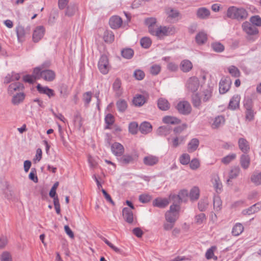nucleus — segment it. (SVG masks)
Listing matches in <instances>:
<instances>
[{"label":"nucleus","mask_w":261,"mask_h":261,"mask_svg":"<svg viewBox=\"0 0 261 261\" xmlns=\"http://www.w3.org/2000/svg\"><path fill=\"white\" fill-rule=\"evenodd\" d=\"M250 164V159L248 155L245 154H242L240 157V164L241 167L247 169L249 167Z\"/></svg>","instance_id":"nucleus-31"},{"label":"nucleus","mask_w":261,"mask_h":261,"mask_svg":"<svg viewBox=\"0 0 261 261\" xmlns=\"http://www.w3.org/2000/svg\"><path fill=\"white\" fill-rule=\"evenodd\" d=\"M24 87L23 85L18 82H15L11 83L8 89V93L10 95L14 94L15 93L21 92L23 90Z\"/></svg>","instance_id":"nucleus-13"},{"label":"nucleus","mask_w":261,"mask_h":261,"mask_svg":"<svg viewBox=\"0 0 261 261\" xmlns=\"http://www.w3.org/2000/svg\"><path fill=\"white\" fill-rule=\"evenodd\" d=\"M208 204V202L207 199L200 200L198 204L199 210L201 212L204 211L206 209Z\"/></svg>","instance_id":"nucleus-58"},{"label":"nucleus","mask_w":261,"mask_h":261,"mask_svg":"<svg viewBox=\"0 0 261 261\" xmlns=\"http://www.w3.org/2000/svg\"><path fill=\"white\" fill-rule=\"evenodd\" d=\"M240 100V97L238 95H234L229 103V107L232 110H235L238 108L239 106V103Z\"/></svg>","instance_id":"nucleus-38"},{"label":"nucleus","mask_w":261,"mask_h":261,"mask_svg":"<svg viewBox=\"0 0 261 261\" xmlns=\"http://www.w3.org/2000/svg\"><path fill=\"white\" fill-rule=\"evenodd\" d=\"M37 89L38 92L41 94L47 95L49 98L54 95V91L53 90L49 89L47 87L42 86L40 84H38Z\"/></svg>","instance_id":"nucleus-22"},{"label":"nucleus","mask_w":261,"mask_h":261,"mask_svg":"<svg viewBox=\"0 0 261 261\" xmlns=\"http://www.w3.org/2000/svg\"><path fill=\"white\" fill-rule=\"evenodd\" d=\"M134 55V50L131 48H125L121 51L122 56L127 59H131Z\"/></svg>","instance_id":"nucleus-54"},{"label":"nucleus","mask_w":261,"mask_h":261,"mask_svg":"<svg viewBox=\"0 0 261 261\" xmlns=\"http://www.w3.org/2000/svg\"><path fill=\"white\" fill-rule=\"evenodd\" d=\"M170 199L167 198H156L153 202V205L160 208H164L168 205Z\"/></svg>","instance_id":"nucleus-20"},{"label":"nucleus","mask_w":261,"mask_h":261,"mask_svg":"<svg viewBox=\"0 0 261 261\" xmlns=\"http://www.w3.org/2000/svg\"><path fill=\"white\" fill-rule=\"evenodd\" d=\"M231 81L229 77H223L219 83V92L221 94L226 93L229 89Z\"/></svg>","instance_id":"nucleus-7"},{"label":"nucleus","mask_w":261,"mask_h":261,"mask_svg":"<svg viewBox=\"0 0 261 261\" xmlns=\"http://www.w3.org/2000/svg\"><path fill=\"white\" fill-rule=\"evenodd\" d=\"M152 129L151 125L147 122H144L140 125L139 129L141 133L146 134L151 132Z\"/></svg>","instance_id":"nucleus-45"},{"label":"nucleus","mask_w":261,"mask_h":261,"mask_svg":"<svg viewBox=\"0 0 261 261\" xmlns=\"http://www.w3.org/2000/svg\"><path fill=\"white\" fill-rule=\"evenodd\" d=\"M186 86L189 91L196 92L199 87V80L196 77H191L187 81Z\"/></svg>","instance_id":"nucleus-6"},{"label":"nucleus","mask_w":261,"mask_h":261,"mask_svg":"<svg viewBox=\"0 0 261 261\" xmlns=\"http://www.w3.org/2000/svg\"><path fill=\"white\" fill-rule=\"evenodd\" d=\"M58 186L59 182H56L54 184L49 191V195L51 198H53L54 199H56V198H58V196H57L56 190Z\"/></svg>","instance_id":"nucleus-59"},{"label":"nucleus","mask_w":261,"mask_h":261,"mask_svg":"<svg viewBox=\"0 0 261 261\" xmlns=\"http://www.w3.org/2000/svg\"><path fill=\"white\" fill-rule=\"evenodd\" d=\"M20 79V75L18 73L15 72H11V73L8 74L4 80L5 83H9L13 82H15Z\"/></svg>","instance_id":"nucleus-32"},{"label":"nucleus","mask_w":261,"mask_h":261,"mask_svg":"<svg viewBox=\"0 0 261 261\" xmlns=\"http://www.w3.org/2000/svg\"><path fill=\"white\" fill-rule=\"evenodd\" d=\"M133 103L138 107L142 106L145 102V99L144 96L141 95H137L133 99Z\"/></svg>","instance_id":"nucleus-48"},{"label":"nucleus","mask_w":261,"mask_h":261,"mask_svg":"<svg viewBox=\"0 0 261 261\" xmlns=\"http://www.w3.org/2000/svg\"><path fill=\"white\" fill-rule=\"evenodd\" d=\"M210 11L205 7H201L197 9L196 15L200 19H206L210 15Z\"/></svg>","instance_id":"nucleus-21"},{"label":"nucleus","mask_w":261,"mask_h":261,"mask_svg":"<svg viewBox=\"0 0 261 261\" xmlns=\"http://www.w3.org/2000/svg\"><path fill=\"white\" fill-rule=\"evenodd\" d=\"M76 6L75 4H70L66 7V15L72 16L76 12Z\"/></svg>","instance_id":"nucleus-57"},{"label":"nucleus","mask_w":261,"mask_h":261,"mask_svg":"<svg viewBox=\"0 0 261 261\" xmlns=\"http://www.w3.org/2000/svg\"><path fill=\"white\" fill-rule=\"evenodd\" d=\"M167 139L169 143L171 144L173 147L175 148L184 141L185 138L182 136H175L172 139L168 138Z\"/></svg>","instance_id":"nucleus-28"},{"label":"nucleus","mask_w":261,"mask_h":261,"mask_svg":"<svg viewBox=\"0 0 261 261\" xmlns=\"http://www.w3.org/2000/svg\"><path fill=\"white\" fill-rule=\"evenodd\" d=\"M45 33V28L42 25L37 27L34 30L33 34V40L35 42H37L43 37Z\"/></svg>","instance_id":"nucleus-12"},{"label":"nucleus","mask_w":261,"mask_h":261,"mask_svg":"<svg viewBox=\"0 0 261 261\" xmlns=\"http://www.w3.org/2000/svg\"><path fill=\"white\" fill-rule=\"evenodd\" d=\"M121 81L119 79H116L113 85V88L114 90L115 91L116 94L119 96L121 94Z\"/></svg>","instance_id":"nucleus-52"},{"label":"nucleus","mask_w":261,"mask_h":261,"mask_svg":"<svg viewBox=\"0 0 261 261\" xmlns=\"http://www.w3.org/2000/svg\"><path fill=\"white\" fill-rule=\"evenodd\" d=\"M227 70L229 73L233 77H239L240 76L241 73L239 69L233 65L228 67Z\"/></svg>","instance_id":"nucleus-49"},{"label":"nucleus","mask_w":261,"mask_h":261,"mask_svg":"<svg viewBox=\"0 0 261 261\" xmlns=\"http://www.w3.org/2000/svg\"><path fill=\"white\" fill-rule=\"evenodd\" d=\"M105 120L106 124L108 125L106 127V128H109V126L110 125H112L114 122V116L112 114H109L106 115Z\"/></svg>","instance_id":"nucleus-64"},{"label":"nucleus","mask_w":261,"mask_h":261,"mask_svg":"<svg viewBox=\"0 0 261 261\" xmlns=\"http://www.w3.org/2000/svg\"><path fill=\"white\" fill-rule=\"evenodd\" d=\"M178 216L179 214L176 212L173 213L167 212L165 214V219L168 222L175 223L177 220Z\"/></svg>","instance_id":"nucleus-42"},{"label":"nucleus","mask_w":261,"mask_h":261,"mask_svg":"<svg viewBox=\"0 0 261 261\" xmlns=\"http://www.w3.org/2000/svg\"><path fill=\"white\" fill-rule=\"evenodd\" d=\"M39 67H36L33 71V74L26 75L23 76V80L29 83H33L36 79H39Z\"/></svg>","instance_id":"nucleus-16"},{"label":"nucleus","mask_w":261,"mask_h":261,"mask_svg":"<svg viewBox=\"0 0 261 261\" xmlns=\"http://www.w3.org/2000/svg\"><path fill=\"white\" fill-rule=\"evenodd\" d=\"M195 40L198 44H203L207 40V34L204 32H200L196 36Z\"/></svg>","instance_id":"nucleus-34"},{"label":"nucleus","mask_w":261,"mask_h":261,"mask_svg":"<svg viewBox=\"0 0 261 261\" xmlns=\"http://www.w3.org/2000/svg\"><path fill=\"white\" fill-rule=\"evenodd\" d=\"M166 12L168 18L171 19H176L180 15V13L178 10L171 8H168Z\"/></svg>","instance_id":"nucleus-36"},{"label":"nucleus","mask_w":261,"mask_h":261,"mask_svg":"<svg viewBox=\"0 0 261 261\" xmlns=\"http://www.w3.org/2000/svg\"><path fill=\"white\" fill-rule=\"evenodd\" d=\"M161 69L160 65L154 64L150 67V72L152 75H157L160 72Z\"/></svg>","instance_id":"nucleus-63"},{"label":"nucleus","mask_w":261,"mask_h":261,"mask_svg":"<svg viewBox=\"0 0 261 261\" xmlns=\"http://www.w3.org/2000/svg\"><path fill=\"white\" fill-rule=\"evenodd\" d=\"M171 128L167 126H162L158 128L156 133L158 135L161 136H166L169 135L171 132Z\"/></svg>","instance_id":"nucleus-46"},{"label":"nucleus","mask_w":261,"mask_h":261,"mask_svg":"<svg viewBox=\"0 0 261 261\" xmlns=\"http://www.w3.org/2000/svg\"><path fill=\"white\" fill-rule=\"evenodd\" d=\"M162 121L165 124L173 125L177 124L180 122V119L175 117L171 116H166L164 117Z\"/></svg>","instance_id":"nucleus-30"},{"label":"nucleus","mask_w":261,"mask_h":261,"mask_svg":"<svg viewBox=\"0 0 261 261\" xmlns=\"http://www.w3.org/2000/svg\"><path fill=\"white\" fill-rule=\"evenodd\" d=\"M158 106L160 110L167 111L169 109L170 105L167 99L160 98L158 101Z\"/></svg>","instance_id":"nucleus-33"},{"label":"nucleus","mask_w":261,"mask_h":261,"mask_svg":"<svg viewBox=\"0 0 261 261\" xmlns=\"http://www.w3.org/2000/svg\"><path fill=\"white\" fill-rule=\"evenodd\" d=\"M138 158V155L136 153L132 154H126L123 155H122L118 160L122 165H126L133 163L134 161L137 160Z\"/></svg>","instance_id":"nucleus-9"},{"label":"nucleus","mask_w":261,"mask_h":261,"mask_svg":"<svg viewBox=\"0 0 261 261\" xmlns=\"http://www.w3.org/2000/svg\"><path fill=\"white\" fill-rule=\"evenodd\" d=\"M225 122V119L224 116L222 115L218 116L212 120L211 122V126L213 129H218L222 126Z\"/></svg>","instance_id":"nucleus-14"},{"label":"nucleus","mask_w":261,"mask_h":261,"mask_svg":"<svg viewBox=\"0 0 261 261\" xmlns=\"http://www.w3.org/2000/svg\"><path fill=\"white\" fill-rule=\"evenodd\" d=\"M73 123L75 127L80 129L83 125V119L79 113H76L73 117Z\"/></svg>","instance_id":"nucleus-47"},{"label":"nucleus","mask_w":261,"mask_h":261,"mask_svg":"<svg viewBox=\"0 0 261 261\" xmlns=\"http://www.w3.org/2000/svg\"><path fill=\"white\" fill-rule=\"evenodd\" d=\"M16 32L18 41L22 42L24 40L25 32L23 27L22 26H18L16 28Z\"/></svg>","instance_id":"nucleus-39"},{"label":"nucleus","mask_w":261,"mask_h":261,"mask_svg":"<svg viewBox=\"0 0 261 261\" xmlns=\"http://www.w3.org/2000/svg\"><path fill=\"white\" fill-rule=\"evenodd\" d=\"M178 112L183 115L189 114L192 110L190 103L187 101H179L176 106Z\"/></svg>","instance_id":"nucleus-5"},{"label":"nucleus","mask_w":261,"mask_h":261,"mask_svg":"<svg viewBox=\"0 0 261 261\" xmlns=\"http://www.w3.org/2000/svg\"><path fill=\"white\" fill-rule=\"evenodd\" d=\"M255 112L253 109L246 110L245 112V118L249 121H251L254 120Z\"/></svg>","instance_id":"nucleus-61"},{"label":"nucleus","mask_w":261,"mask_h":261,"mask_svg":"<svg viewBox=\"0 0 261 261\" xmlns=\"http://www.w3.org/2000/svg\"><path fill=\"white\" fill-rule=\"evenodd\" d=\"M238 146L239 149L244 153H247L250 150L249 142L244 138L239 139Z\"/></svg>","instance_id":"nucleus-19"},{"label":"nucleus","mask_w":261,"mask_h":261,"mask_svg":"<svg viewBox=\"0 0 261 261\" xmlns=\"http://www.w3.org/2000/svg\"><path fill=\"white\" fill-rule=\"evenodd\" d=\"M199 140L196 138L192 139L188 144V150L189 152L195 151L198 147Z\"/></svg>","instance_id":"nucleus-40"},{"label":"nucleus","mask_w":261,"mask_h":261,"mask_svg":"<svg viewBox=\"0 0 261 261\" xmlns=\"http://www.w3.org/2000/svg\"><path fill=\"white\" fill-rule=\"evenodd\" d=\"M145 23L148 26L149 32L153 35V33L151 32H155V23L156 22V20L155 18L150 17L148 18L145 19Z\"/></svg>","instance_id":"nucleus-25"},{"label":"nucleus","mask_w":261,"mask_h":261,"mask_svg":"<svg viewBox=\"0 0 261 261\" xmlns=\"http://www.w3.org/2000/svg\"><path fill=\"white\" fill-rule=\"evenodd\" d=\"M200 196V190L198 187H193L189 193V197L192 201H197Z\"/></svg>","instance_id":"nucleus-29"},{"label":"nucleus","mask_w":261,"mask_h":261,"mask_svg":"<svg viewBox=\"0 0 261 261\" xmlns=\"http://www.w3.org/2000/svg\"><path fill=\"white\" fill-rule=\"evenodd\" d=\"M111 150L113 154L116 156H121L124 152L123 146L118 143L114 142L111 145Z\"/></svg>","instance_id":"nucleus-10"},{"label":"nucleus","mask_w":261,"mask_h":261,"mask_svg":"<svg viewBox=\"0 0 261 261\" xmlns=\"http://www.w3.org/2000/svg\"><path fill=\"white\" fill-rule=\"evenodd\" d=\"M24 98L25 94L23 92L17 93L16 94H14L11 102L14 105H18L23 101Z\"/></svg>","instance_id":"nucleus-24"},{"label":"nucleus","mask_w":261,"mask_h":261,"mask_svg":"<svg viewBox=\"0 0 261 261\" xmlns=\"http://www.w3.org/2000/svg\"><path fill=\"white\" fill-rule=\"evenodd\" d=\"M39 67V79L42 77L47 81H52L55 78V73L51 70H43L42 67Z\"/></svg>","instance_id":"nucleus-8"},{"label":"nucleus","mask_w":261,"mask_h":261,"mask_svg":"<svg viewBox=\"0 0 261 261\" xmlns=\"http://www.w3.org/2000/svg\"><path fill=\"white\" fill-rule=\"evenodd\" d=\"M252 25L257 27L261 26V18L258 15L253 16L250 18V22Z\"/></svg>","instance_id":"nucleus-56"},{"label":"nucleus","mask_w":261,"mask_h":261,"mask_svg":"<svg viewBox=\"0 0 261 261\" xmlns=\"http://www.w3.org/2000/svg\"><path fill=\"white\" fill-rule=\"evenodd\" d=\"M115 36L114 33L111 31L107 30L104 32L103 39L105 42L111 43L114 40Z\"/></svg>","instance_id":"nucleus-43"},{"label":"nucleus","mask_w":261,"mask_h":261,"mask_svg":"<svg viewBox=\"0 0 261 261\" xmlns=\"http://www.w3.org/2000/svg\"><path fill=\"white\" fill-rule=\"evenodd\" d=\"M180 69L184 72H187L190 71L192 67V63L188 60H185L180 63Z\"/></svg>","instance_id":"nucleus-37"},{"label":"nucleus","mask_w":261,"mask_h":261,"mask_svg":"<svg viewBox=\"0 0 261 261\" xmlns=\"http://www.w3.org/2000/svg\"><path fill=\"white\" fill-rule=\"evenodd\" d=\"M122 20L117 15L112 16L109 20V24L113 29H117L120 28L122 24Z\"/></svg>","instance_id":"nucleus-15"},{"label":"nucleus","mask_w":261,"mask_h":261,"mask_svg":"<svg viewBox=\"0 0 261 261\" xmlns=\"http://www.w3.org/2000/svg\"><path fill=\"white\" fill-rule=\"evenodd\" d=\"M140 44L143 48H148L151 45V41L148 37H143L140 40Z\"/></svg>","instance_id":"nucleus-60"},{"label":"nucleus","mask_w":261,"mask_h":261,"mask_svg":"<svg viewBox=\"0 0 261 261\" xmlns=\"http://www.w3.org/2000/svg\"><path fill=\"white\" fill-rule=\"evenodd\" d=\"M180 162L182 165H187L190 163V156L187 153L182 154L179 158Z\"/></svg>","instance_id":"nucleus-62"},{"label":"nucleus","mask_w":261,"mask_h":261,"mask_svg":"<svg viewBox=\"0 0 261 261\" xmlns=\"http://www.w3.org/2000/svg\"><path fill=\"white\" fill-rule=\"evenodd\" d=\"M189 193L187 190H181L178 195H170L169 196L170 200H172L174 202H179L185 200L188 196Z\"/></svg>","instance_id":"nucleus-11"},{"label":"nucleus","mask_w":261,"mask_h":261,"mask_svg":"<svg viewBox=\"0 0 261 261\" xmlns=\"http://www.w3.org/2000/svg\"><path fill=\"white\" fill-rule=\"evenodd\" d=\"M237 155L236 153H232L223 157L221 159V162L227 165L231 162L232 161L236 159Z\"/></svg>","instance_id":"nucleus-50"},{"label":"nucleus","mask_w":261,"mask_h":261,"mask_svg":"<svg viewBox=\"0 0 261 261\" xmlns=\"http://www.w3.org/2000/svg\"><path fill=\"white\" fill-rule=\"evenodd\" d=\"M123 217L128 223L133 222V213L132 210L127 207H124L122 210Z\"/></svg>","instance_id":"nucleus-23"},{"label":"nucleus","mask_w":261,"mask_h":261,"mask_svg":"<svg viewBox=\"0 0 261 261\" xmlns=\"http://www.w3.org/2000/svg\"><path fill=\"white\" fill-rule=\"evenodd\" d=\"M212 182L216 191L217 193L220 192L222 188V185L217 174L213 176L212 179Z\"/></svg>","instance_id":"nucleus-27"},{"label":"nucleus","mask_w":261,"mask_h":261,"mask_svg":"<svg viewBox=\"0 0 261 261\" xmlns=\"http://www.w3.org/2000/svg\"><path fill=\"white\" fill-rule=\"evenodd\" d=\"M159 158L155 155L149 154L145 156L143 159V163L148 166H152L158 164Z\"/></svg>","instance_id":"nucleus-17"},{"label":"nucleus","mask_w":261,"mask_h":261,"mask_svg":"<svg viewBox=\"0 0 261 261\" xmlns=\"http://www.w3.org/2000/svg\"><path fill=\"white\" fill-rule=\"evenodd\" d=\"M151 32L153 33V35L161 38L164 36L174 34L176 32V29L173 26H160L155 29V32L152 31Z\"/></svg>","instance_id":"nucleus-3"},{"label":"nucleus","mask_w":261,"mask_h":261,"mask_svg":"<svg viewBox=\"0 0 261 261\" xmlns=\"http://www.w3.org/2000/svg\"><path fill=\"white\" fill-rule=\"evenodd\" d=\"M116 106L119 111L123 112L127 107V102L123 99H119L116 103Z\"/></svg>","instance_id":"nucleus-51"},{"label":"nucleus","mask_w":261,"mask_h":261,"mask_svg":"<svg viewBox=\"0 0 261 261\" xmlns=\"http://www.w3.org/2000/svg\"><path fill=\"white\" fill-rule=\"evenodd\" d=\"M226 16L232 19L243 21L248 17L247 11L243 8H238L236 6H230L226 11Z\"/></svg>","instance_id":"nucleus-1"},{"label":"nucleus","mask_w":261,"mask_h":261,"mask_svg":"<svg viewBox=\"0 0 261 261\" xmlns=\"http://www.w3.org/2000/svg\"><path fill=\"white\" fill-rule=\"evenodd\" d=\"M261 209V203H255L248 208L245 209L242 211V214L244 215H250L255 213L258 212Z\"/></svg>","instance_id":"nucleus-18"},{"label":"nucleus","mask_w":261,"mask_h":261,"mask_svg":"<svg viewBox=\"0 0 261 261\" xmlns=\"http://www.w3.org/2000/svg\"><path fill=\"white\" fill-rule=\"evenodd\" d=\"M244 231V227L240 223H237L232 229L231 233L234 236H239Z\"/></svg>","instance_id":"nucleus-41"},{"label":"nucleus","mask_w":261,"mask_h":261,"mask_svg":"<svg viewBox=\"0 0 261 261\" xmlns=\"http://www.w3.org/2000/svg\"><path fill=\"white\" fill-rule=\"evenodd\" d=\"M211 46L213 50L217 53L222 52L224 50V45L220 42H214L212 43Z\"/></svg>","instance_id":"nucleus-55"},{"label":"nucleus","mask_w":261,"mask_h":261,"mask_svg":"<svg viewBox=\"0 0 261 261\" xmlns=\"http://www.w3.org/2000/svg\"><path fill=\"white\" fill-rule=\"evenodd\" d=\"M213 90L208 87L204 89L201 93V98L203 102H207L210 100L212 96Z\"/></svg>","instance_id":"nucleus-26"},{"label":"nucleus","mask_w":261,"mask_h":261,"mask_svg":"<svg viewBox=\"0 0 261 261\" xmlns=\"http://www.w3.org/2000/svg\"><path fill=\"white\" fill-rule=\"evenodd\" d=\"M250 180L256 186L261 185V172H254L251 176Z\"/></svg>","instance_id":"nucleus-44"},{"label":"nucleus","mask_w":261,"mask_h":261,"mask_svg":"<svg viewBox=\"0 0 261 261\" xmlns=\"http://www.w3.org/2000/svg\"><path fill=\"white\" fill-rule=\"evenodd\" d=\"M98 67L99 71L103 74H107L110 69L108 58L106 55H102L99 60Z\"/></svg>","instance_id":"nucleus-4"},{"label":"nucleus","mask_w":261,"mask_h":261,"mask_svg":"<svg viewBox=\"0 0 261 261\" xmlns=\"http://www.w3.org/2000/svg\"><path fill=\"white\" fill-rule=\"evenodd\" d=\"M202 99L198 94L194 95L192 97V103L194 107L199 109L201 106Z\"/></svg>","instance_id":"nucleus-53"},{"label":"nucleus","mask_w":261,"mask_h":261,"mask_svg":"<svg viewBox=\"0 0 261 261\" xmlns=\"http://www.w3.org/2000/svg\"><path fill=\"white\" fill-rule=\"evenodd\" d=\"M240 171V168L238 166L232 167L229 172V178L227 180V182H228L230 179L237 178L239 175Z\"/></svg>","instance_id":"nucleus-35"},{"label":"nucleus","mask_w":261,"mask_h":261,"mask_svg":"<svg viewBox=\"0 0 261 261\" xmlns=\"http://www.w3.org/2000/svg\"><path fill=\"white\" fill-rule=\"evenodd\" d=\"M243 31L246 34V39L250 41H254L257 38L258 34V29L248 21H245L242 24Z\"/></svg>","instance_id":"nucleus-2"}]
</instances>
